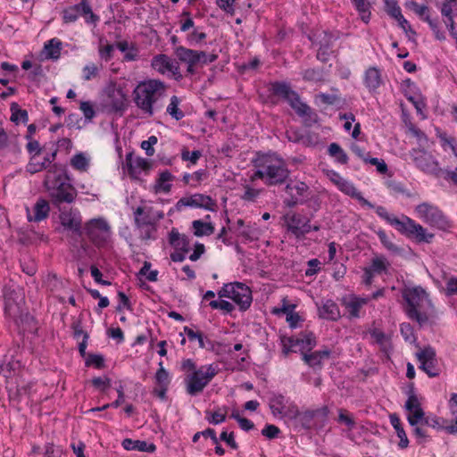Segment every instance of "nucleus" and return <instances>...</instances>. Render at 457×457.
<instances>
[{
	"label": "nucleus",
	"instance_id": "obj_1",
	"mask_svg": "<svg viewBox=\"0 0 457 457\" xmlns=\"http://www.w3.org/2000/svg\"><path fill=\"white\" fill-rule=\"evenodd\" d=\"M167 95V86L160 79H149L140 81L133 90L136 106L147 117H152L156 110L162 107Z\"/></svg>",
	"mask_w": 457,
	"mask_h": 457
},
{
	"label": "nucleus",
	"instance_id": "obj_2",
	"mask_svg": "<svg viewBox=\"0 0 457 457\" xmlns=\"http://www.w3.org/2000/svg\"><path fill=\"white\" fill-rule=\"evenodd\" d=\"M255 168L251 180L261 179L267 186L285 183L289 177L286 162L276 154H262L253 161Z\"/></svg>",
	"mask_w": 457,
	"mask_h": 457
},
{
	"label": "nucleus",
	"instance_id": "obj_3",
	"mask_svg": "<svg viewBox=\"0 0 457 457\" xmlns=\"http://www.w3.org/2000/svg\"><path fill=\"white\" fill-rule=\"evenodd\" d=\"M404 301L403 310L411 320H415L420 326L428 321L429 313L434 310V305L429 294L420 286H408L402 290Z\"/></svg>",
	"mask_w": 457,
	"mask_h": 457
},
{
	"label": "nucleus",
	"instance_id": "obj_4",
	"mask_svg": "<svg viewBox=\"0 0 457 457\" xmlns=\"http://www.w3.org/2000/svg\"><path fill=\"white\" fill-rule=\"evenodd\" d=\"M69 180L70 178L62 165L54 163L46 170L44 186L55 204H71L75 200L77 192Z\"/></svg>",
	"mask_w": 457,
	"mask_h": 457
},
{
	"label": "nucleus",
	"instance_id": "obj_5",
	"mask_svg": "<svg viewBox=\"0 0 457 457\" xmlns=\"http://www.w3.org/2000/svg\"><path fill=\"white\" fill-rule=\"evenodd\" d=\"M375 210L381 219L395 227L400 233L408 237H414L419 242L428 243L434 237L433 234H428L420 224L408 216L403 215L401 218H397L389 213L383 206H377Z\"/></svg>",
	"mask_w": 457,
	"mask_h": 457
},
{
	"label": "nucleus",
	"instance_id": "obj_6",
	"mask_svg": "<svg viewBox=\"0 0 457 457\" xmlns=\"http://www.w3.org/2000/svg\"><path fill=\"white\" fill-rule=\"evenodd\" d=\"M272 90L276 96L286 100L299 116L305 117L306 125L311 126L318 121V115L310 106L301 102L298 94L292 90L289 85L277 82L272 85Z\"/></svg>",
	"mask_w": 457,
	"mask_h": 457
},
{
	"label": "nucleus",
	"instance_id": "obj_7",
	"mask_svg": "<svg viewBox=\"0 0 457 457\" xmlns=\"http://www.w3.org/2000/svg\"><path fill=\"white\" fill-rule=\"evenodd\" d=\"M82 232L98 248L107 246L112 241V227L104 217L87 220L84 224Z\"/></svg>",
	"mask_w": 457,
	"mask_h": 457
},
{
	"label": "nucleus",
	"instance_id": "obj_8",
	"mask_svg": "<svg viewBox=\"0 0 457 457\" xmlns=\"http://www.w3.org/2000/svg\"><path fill=\"white\" fill-rule=\"evenodd\" d=\"M218 367L213 364L204 365L197 370L187 373L185 378L187 393L190 395H197L217 375Z\"/></svg>",
	"mask_w": 457,
	"mask_h": 457
},
{
	"label": "nucleus",
	"instance_id": "obj_9",
	"mask_svg": "<svg viewBox=\"0 0 457 457\" xmlns=\"http://www.w3.org/2000/svg\"><path fill=\"white\" fill-rule=\"evenodd\" d=\"M218 295L220 298H230L242 311L247 310L253 301L251 289L240 282L225 284L218 292Z\"/></svg>",
	"mask_w": 457,
	"mask_h": 457
},
{
	"label": "nucleus",
	"instance_id": "obj_10",
	"mask_svg": "<svg viewBox=\"0 0 457 457\" xmlns=\"http://www.w3.org/2000/svg\"><path fill=\"white\" fill-rule=\"evenodd\" d=\"M79 16H83L87 23L96 24L99 17L95 14L87 0H80L79 4L68 6L62 12L64 23H73Z\"/></svg>",
	"mask_w": 457,
	"mask_h": 457
},
{
	"label": "nucleus",
	"instance_id": "obj_11",
	"mask_svg": "<svg viewBox=\"0 0 457 457\" xmlns=\"http://www.w3.org/2000/svg\"><path fill=\"white\" fill-rule=\"evenodd\" d=\"M410 155L415 166L421 171L438 176L441 172V168L437 160L428 152L421 148H413L410 152Z\"/></svg>",
	"mask_w": 457,
	"mask_h": 457
},
{
	"label": "nucleus",
	"instance_id": "obj_12",
	"mask_svg": "<svg viewBox=\"0 0 457 457\" xmlns=\"http://www.w3.org/2000/svg\"><path fill=\"white\" fill-rule=\"evenodd\" d=\"M415 212L420 219L432 227L445 228L447 226L445 217L436 205L422 203L416 206Z\"/></svg>",
	"mask_w": 457,
	"mask_h": 457
},
{
	"label": "nucleus",
	"instance_id": "obj_13",
	"mask_svg": "<svg viewBox=\"0 0 457 457\" xmlns=\"http://www.w3.org/2000/svg\"><path fill=\"white\" fill-rule=\"evenodd\" d=\"M269 405L275 417L296 420L299 416L297 405L281 395L271 397Z\"/></svg>",
	"mask_w": 457,
	"mask_h": 457
},
{
	"label": "nucleus",
	"instance_id": "obj_14",
	"mask_svg": "<svg viewBox=\"0 0 457 457\" xmlns=\"http://www.w3.org/2000/svg\"><path fill=\"white\" fill-rule=\"evenodd\" d=\"M186 207L200 208L210 212H215L217 208L216 201L211 196L204 194H194L189 196L180 198L176 204L177 211L180 212Z\"/></svg>",
	"mask_w": 457,
	"mask_h": 457
},
{
	"label": "nucleus",
	"instance_id": "obj_15",
	"mask_svg": "<svg viewBox=\"0 0 457 457\" xmlns=\"http://www.w3.org/2000/svg\"><path fill=\"white\" fill-rule=\"evenodd\" d=\"M284 222L287 231L299 238L312 230L310 220L296 212H289L284 216Z\"/></svg>",
	"mask_w": 457,
	"mask_h": 457
},
{
	"label": "nucleus",
	"instance_id": "obj_16",
	"mask_svg": "<svg viewBox=\"0 0 457 457\" xmlns=\"http://www.w3.org/2000/svg\"><path fill=\"white\" fill-rule=\"evenodd\" d=\"M287 198L284 200L287 207H294L304 202L307 197L309 187L306 183L300 180H290L285 188Z\"/></svg>",
	"mask_w": 457,
	"mask_h": 457
},
{
	"label": "nucleus",
	"instance_id": "obj_17",
	"mask_svg": "<svg viewBox=\"0 0 457 457\" xmlns=\"http://www.w3.org/2000/svg\"><path fill=\"white\" fill-rule=\"evenodd\" d=\"M134 221L136 227L155 224L163 219L164 213L162 210H156L150 205H141L134 209Z\"/></svg>",
	"mask_w": 457,
	"mask_h": 457
},
{
	"label": "nucleus",
	"instance_id": "obj_18",
	"mask_svg": "<svg viewBox=\"0 0 457 457\" xmlns=\"http://www.w3.org/2000/svg\"><path fill=\"white\" fill-rule=\"evenodd\" d=\"M416 357L420 362L419 368L422 370L429 378H435L439 375V368L436 358L435 350L428 346L416 353Z\"/></svg>",
	"mask_w": 457,
	"mask_h": 457
},
{
	"label": "nucleus",
	"instance_id": "obj_19",
	"mask_svg": "<svg viewBox=\"0 0 457 457\" xmlns=\"http://www.w3.org/2000/svg\"><path fill=\"white\" fill-rule=\"evenodd\" d=\"M151 66L162 75L171 74L180 77L179 66L170 56L160 54L153 57Z\"/></svg>",
	"mask_w": 457,
	"mask_h": 457
},
{
	"label": "nucleus",
	"instance_id": "obj_20",
	"mask_svg": "<svg viewBox=\"0 0 457 457\" xmlns=\"http://www.w3.org/2000/svg\"><path fill=\"white\" fill-rule=\"evenodd\" d=\"M405 409L408 411L407 420L411 426H415L419 423L428 424V421L424 419V411L416 395H411L408 397L405 403Z\"/></svg>",
	"mask_w": 457,
	"mask_h": 457
},
{
	"label": "nucleus",
	"instance_id": "obj_21",
	"mask_svg": "<svg viewBox=\"0 0 457 457\" xmlns=\"http://www.w3.org/2000/svg\"><path fill=\"white\" fill-rule=\"evenodd\" d=\"M105 93L107 96V101L112 110L118 112L122 111L126 107L127 95L121 87H118L115 84L109 85Z\"/></svg>",
	"mask_w": 457,
	"mask_h": 457
},
{
	"label": "nucleus",
	"instance_id": "obj_22",
	"mask_svg": "<svg viewBox=\"0 0 457 457\" xmlns=\"http://www.w3.org/2000/svg\"><path fill=\"white\" fill-rule=\"evenodd\" d=\"M369 302V297L349 295L342 299V305L345 308L350 319H358L361 317V309Z\"/></svg>",
	"mask_w": 457,
	"mask_h": 457
},
{
	"label": "nucleus",
	"instance_id": "obj_23",
	"mask_svg": "<svg viewBox=\"0 0 457 457\" xmlns=\"http://www.w3.org/2000/svg\"><path fill=\"white\" fill-rule=\"evenodd\" d=\"M59 218L62 226L65 229L72 232L82 233L81 216L79 211L72 209L61 211Z\"/></svg>",
	"mask_w": 457,
	"mask_h": 457
},
{
	"label": "nucleus",
	"instance_id": "obj_24",
	"mask_svg": "<svg viewBox=\"0 0 457 457\" xmlns=\"http://www.w3.org/2000/svg\"><path fill=\"white\" fill-rule=\"evenodd\" d=\"M184 333L187 335L189 341H197L198 346L201 349H205L210 352H216L217 348L220 345L219 343L211 340L199 330H195L192 328L185 327Z\"/></svg>",
	"mask_w": 457,
	"mask_h": 457
},
{
	"label": "nucleus",
	"instance_id": "obj_25",
	"mask_svg": "<svg viewBox=\"0 0 457 457\" xmlns=\"http://www.w3.org/2000/svg\"><path fill=\"white\" fill-rule=\"evenodd\" d=\"M155 387L154 394L160 399L163 400L166 397V393L170 383L169 372L164 369L162 361L159 362V369L154 375Z\"/></svg>",
	"mask_w": 457,
	"mask_h": 457
},
{
	"label": "nucleus",
	"instance_id": "obj_26",
	"mask_svg": "<svg viewBox=\"0 0 457 457\" xmlns=\"http://www.w3.org/2000/svg\"><path fill=\"white\" fill-rule=\"evenodd\" d=\"M50 212V206L46 200L40 198L34 204L32 210L26 207L27 219L30 222H40L46 220Z\"/></svg>",
	"mask_w": 457,
	"mask_h": 457
},
{
	"label": "nucleus",
	"instance_id": "obj_27",
	"mask_svg": "<svg viewBox=\"0 0 457 457\" xmlns=\"http://www.w3.org/2000/svg\"><path fill=\"white\" fill-rule=\"evenodd\" d=\"M320 318L336 321L340 319L341 312L338 305L330 299L317 303Z\"/></svg>",
	"mask_w": 457,
	"mask_h": 457
},
{
	"label": "nucleus",
	"instance_id": "obj_28",
	"mask_svg": "<svg viewBox=\"0 0 457 457\" xmlns=\"http://www.w3.org/2000/svg\"><path fill=\"white\" fill-rule=\"evenodd\" d=\"M363 83L370 92H375L383 83L381 70L375 66L368 68L364 72Z\"/></svg>",
	"mask_w": 457,
	"mask_h": 457
},
{
	"label": "nucleus",
	"instance_id": "obj_29",
	"mask_svg": "<svg viewBox=\"0 0 457 457\" xmlns=\"http://www.w3.org/2000/svg\"><path fill=\"white\" fill-rule=\"evenodd\" d=\"M169 243L175 250L188 253L191 249L189 239L187 236L180 234L173 228L169 233Z\"/></svg>",
	"mask_w": 457,
	"mask_h": 457
},
{
	"label": "nucleus",
	"instance_id": "obj_30",
	"mask_svg": "<svg viewBox=\"0 0 457 457\" xmlns=\"http://www.w3.org/2000/svg\"><path fill=\"white\" fill-rule=\"evenodd\" d=\"M330 350L323 349L320 351H315L312 353H303V360L305 363H307L312 368H317L320 370L322 368V361L326 359H328L330 356Z\"/></svg>",
	"mask_w": 457,
	"mask_h": 457
},
{
	"label": "nucleus",
	"instance_id": "obj_31",
	"mask_svg": "<svg viewBox=\"0 0 457 457\" xmlns=\"http://www.w3.org/2000/svg\"><path fill=\"white\" fill-rule=\"evenodd\" d=\"M55 157L56 152H53L51 154L45 157L44 161L40 162L37 156L33 155L27 165V171L35 174L43 170H48L52 166L51 163L54 161Z\"/></svg>",
	"mask_w": 457,
	"mask_h": 457
},
{
	"label": "nucleus",
	"instance_id": "obj_32",
	"mask_svg": "<svg viewBox=\"0 0 457 457\" xmlns=\"http://www.w3.org/2000/svg\"><path fill=\"white\" fill-rule=\"evenodd\" d=\"M121 445L128 451L153 453L156 449V446L153 443H148L143 440H133L130 438L124 439Z\"/></svg>",
	"mask_w": 457,
	"mask_h": 457
},
{
	"label": "nucleus",
	"instance_id": "obj_33",
	"mask_svg": "<svg viewBox=\"0 0 457 457\" xmlns=\"http://www.w3.org/2000/svg\"><path fill=\"white\" fill-rule=\"evenodd\" d=\"M175 54L181 62L191 65L199 64V54L197 50L187 48L185 46H178L175 49Z\"/></svg>",
	"mask_w": 457,
	"mask_h": 457
},
{
	"label": "nucleus",
	"instance_id": "obj_34",
	"mask_svg": "<svg viewBox=\"0 0 457 457\" xmlns=\"http://www.w3.org/2000/svg\"><path fill=\"white\" fill-rule=\"evenodd\" d=\"M339 190L342 193L358 200L362 206H367L370 209L375 208L374 204L365 199L351 181L346 179Z\"/></svg>",
	"mask_w": 457,
	"mask_h": 457
},
{
	"label": "nucleus",
	"instance_id": "obj_35",
	"mask_svg": "<svg viewBox=\"0 0 457 457\" xmlns=\"http://www.w3.org/2000/svg\"><path fill=\"white\" fill-rule=\"evenodd\" d=\"M282 351L285 355L291 352H298L301 346H304V342L302 337H280Z\"/></svg>",
	"mask_w": 457,
	"mask_h": 457
},
{
	"label": "nucleus",
	"instance_id": "obj_36",
	"mask_svg": "<svg viewBox=\"0 0 457 457\" xmlns=\"http://www.w3.org/2000/svg\"><path fill=\"white\" fill-rule=\"evenodd\" d=\"M386 11L391 17L395 18L399 22V25L403 29H406V26H409V22L403 16L401 8L398 6L395 1L386 0Z\"/></svg>",
	"mask_w": 457,
	"mask_h": 457
},
{
	"label": "nucleus",
	"instance_id": "obj_37",
	"mask_svg": "<svg viewBox=\"0 0 457 457\" xmlns=\"http://www.w3.org/2000/svg\"><path fill=\"white\" fill-rule=\"evenodd\" d=\"M126 165L130 175L135 176L147 167V162L140 157L134 158L132 154L126 155Z\"/></svg>",
	"mask_w": 457,
	"mask_h": 457
},
{
	"label": "nucleus",
	"instance_id": "obj_38",
	"mask_svg": "<svg viewBox=\"0 0 457 457\" xmlns=\"http://www.w3.org/2000/svg\"><path fill=\"white\" fill-rule=\"evenodd\" d=\"M71 166L79 171L87 172L90 165V158L84 153H78L74 154L70 161Z\"/></svg>",
	"mask_w": 457,
	"mask_h": 457
},
{
	"label": "nucleus",
	"instance_id": "obj_39",
	"mask_svg": "<svg viewBox=\"0 0 457 457\" xmlns=\"http://www.w3.org/2000/svg\"><path fill=\"white\" fill-rule=\"evenodd\" d=\"M261 235L262 230L256 223H249L241 231H238V236L242 237L245 242L256 241Z\"/></svg>",
	"mask_w": 457,
	"mask_h": 457
},
{
	"label": "nucleus",
	"instance_id": "obj_40",
	"mask_svg": "<svg viewBox=\"0 0 457 457\" xmlns=\"http://www.w3.org/2000/svg\"><path fill=\"white\" fill-rule=\"evenodd\" d=\"M389 419H390L391 425L395 429L397 436L400 439L399 447L402 449L406 448L409 445V440L407 438V436H406V433H405L403 428L402 427L401 420H400L399 417L395 413H394L389 416Z\"/></svg>",
	"mask_w": 457,
	"mask_h": 457
},
{
	"label": "nucleus",
	"instance_id": "obj_41",
	"mask_svg": "<svg viewBox=\"0 0 457 457\" xmlns=\"http://www.w3.org/2000/svg\"><path fill=\"white\" fill-rule=\"evenodd\" d=\"M389 267L390 262L383 255H378L372 259L371 263L368 268L376 275L387 273Z\"/></svg>",
	"mask_w": 457,
	"mask_h": 457
},
{
	"label": "nucleus",
	"instance_id": "obj_42",
	"mask_svg": "<svg viewBox=\"0 0 457 457\" xmlns=\"http://www.w3.org/2000/svg\"><path fill=\"white\" fill-rule=\"evenodd\" d=\"M172 179V175L170 171L165 170L160 173L159 178L156 180L154 185L155 193L163 192L168 193L171 188L170 181Z\"/></svg>",
	"mask_w": 457,
	"mask_h": 457
},
{
	"label": "nucleus",
	"instance_id": "obj_43",
	"mask_svg": "<svg viewBox=\"0 0 457 457\" xmlns=\"http://www.w3.org/2000/svg\"><path fill=\"white\" fill-rule=\"evenodd\" d=\"M192 228H194V234L196 237L210 236L213 234L215 230L212 223L204 222L200 220H194L192 222Z\"/></svg>",
	"mask_w": 457,
	"mask_h": 457
},
{
	"label": "nucleus",
	"instance_id": "obj_44",
	"mask_svg": "<svg viewBox=\"0 0 457 457\" xmlns=\"http://www.w3.org/2000/svg\"><path fill=\"white\" fill-rule=\"evenodd\" d=\"M62 49V42L58 38H52L45 45V51L47 57L58 59Z\"/></svg>",
	"mask_w": 457,
	"mask_h": 457
},
{
	"label": "nucleus",
	"instance_id": "obj_45",
	"mask_svg": "<svg viewBox=\"0 0 457 457\" xmlns=\"http://www.w3.org/2000/svg\"><path fill=\"white\" fill-rule=\"evenodd\" d=\"M328 154L330 156L335 158V160L341 163L345 164L348 162V156L346 153L343 150V148L337 143H331L328 146Z\"/></svg>",
	"mask_w": 457,
	"mask_h": 457
},
{
	"label": "nucleus",
	"instance_id": "obj_46",
	"mask_svg": "<svg viewBox=\"0 0 457 457\" xmlns=\"http://www.w3.org/2000/svg\"><path fill=\"white\" fill-rule=\"evenodd\" d=\"M180 100L177 96H172L166 112L176 120H179L184 117V112L179 108Z\"/></svg>",
	"mask_w": 457,
	"mask_h": 457
},
{
	"label": "nucleus",
	"instance_id": "obj_47",
	"mask_svg": "<svg viewBox=\"0 0 457 457\" xmlns=\"http://www.w3.org/2000/svg\"><path fill=\"white\" fill-rule=\"evenodd\" d=\"M227 416L226 408H218L214 411H206V420L213 425H218L225 421Z\"/></svg>",
	"mask_w": 457,
	"mask_h": 457
},
{
	"label": "nucleus",
	"instance_id": "obj_48",
	"mask_svg": "<svg viewBox=\"0 0 457 457\" xmlns=\"http://www.w3.org/2000/svg\"><path fill=\"white\" fill-rule=\"evenodd\" d=\"M11 120L14 123H19L20 121L26 123L29 120V115L26 110L21 109L17 103H12L11 104Z\"/></svg>",
	"mask_w": 457,
	"mask_h": 457
},
{
	"label": "nucleus",
	"instance_id": "obj_49",
	"mask_svg": "<svg viewBox=\"0 0 457 457\" xmlns=\"http://www.w3.org/2000/svg\"><path fill=\"white\" fill-rule=\"evenodd\" d=\"M356 10L361 13V20L368 22L370 20V4L368 0H352Z\"/></svg>",
	"mask_w": 457,
	"mask_h": 457
},
{
	"label": "nucleus",
	"instance_id": "obj_50",
	"mask_svg": "<svg viewBox=\"0 0 457 457\" xmlns=\"http://www.w3.org/2000/svg\"><path fill=\"white\" fill-rule=\"evenodd\" d=\"M404 123L408 131L416 137L419 144L423 145L428 142V137L426 134L417 128L411 120H404Z\"/></svg>",
	"mask_w": 457,
	"mask_h": 457
},
{
	"label": "nucleus",
	"instance_id": "obj_51",
	"mask_svg": "<svg viewBox=\"0 0 457 457\" xmlns=\"http://www.w3.org/2000/svg\"><path fill=\"white\" fill-rule=\"evenodd\" d=\"M303 78L304 80L312 82H322L324 81V74L322 70L320 69H307L303 72Z\"/></svg>",
	"mask_w": 457,
	"mask_h": 457
},
{
	"label": "nucleus",
	"instance_id": "obj_52",
	"mask_svg": "<svg viewBox=\"0 0 457 457\" xmlns=\"http://www.w3.org/2000/svg\"><path fill=\"white\" fill-rule=\"evenodd\" d=\"M137 228L139 230L140 237L143 240L156 238L157 225H143L142 227H137Z\"/></svg>",
	"mask_w": 457,
	"mask_h": 457
},
{
	"label": "nucleus",
	"instance_id": "obj_53",
	"mask_svg": "<svg viewBox=\"0 0 457 457\" xmlns=\"http://www.w3.org/2000/svg\"><path fill=\"white\" fill-rule=\"evenodd\" d=\"M376 233L385 248L391 252H398V247L393 243L383 229H378Z\"/></svg>",
	"mask_w": 457,
	"mask_h": 457
},
{
	"label": "nucleus",
	"instance_id": "obj_54",
	"mask_svg": "<svg viewBox=\"0 0 457 457\" xmlns=\"http://www.w3.org/2000/svg\"><path fill=\"white\" fill-rule=\"evenodd\" d=\"M400 331H401V335L403 336V337L404 338V340L406 342H409V343H414L416 341V337H415V334H414V330H413V328L411 327V325L410 323H402L400 325Z\"/></svg>",
	"mask_w": 457,
	"mask_h": 457
},
{
	"label": "nucleus",
	"instance_id": "obj_55",
	"mask_svg": "<svg viewBox=\"0 0 457 457\" xmlns=\"http://www.w3.org/2000/svg\"><path fill=\"white\" fill-rule=\"evenodd\" d=\"M424 21L428 23L431 30L433 31L434 35H435V37L439 40V41H443L445 39V32L442 31L440 29H439V26H438V22L435 20H432L430 18V16H427L424 18Z\"/></svg>",
	"mask_w": 457,
	"mask_h": 457
},
{
	"label": "nucleus",
	"instance_id": "obj_56",
	"mask_svg": "<svg viewBox=\"0 0 457 457\" xmlns=\"http://www.w3.org/2000/svg\"><path fill=\"white\" fill-rule=\"evenodd\" d=\"M301 337L304 342V346L299 348L302 353L311 351L316 345L315 337L312 333L303 335Z\"/></svg>",
	"mask_w": 457,
	"mask_h": 457
},
{
	"label": "nucleus",
	"instance_id": "obj_57",
	"mask_svg": "<svg viewBox=\"0 0 457 457\" xmlns=\"http://www.w3.org/2000/svg\"><path fill=\"white\" fill-rule=\"evenodd\" d=\"M99 68L94 64H87L82 70V76L85 80H90L98 75Z\"/></svg>",
	"mask_w": 457,
	"mask_h": 457
},
{
	"label": "nucleus",
	"instance_id": "obj_58",
	"mask_svg": "<svg viewBox=\"0 0 457 457\" xmlns=\"http://www.w3.org/2000/svg\"><path fill=\"white\" fill-rule=\"evenodd\" d=\"M201 156L202 153L199 150L189 152L188 150L184 149L181 152V159L183 161H188L192 164H195Z\"/></svg>",
	"mask_w": 457,
	"mask_h": 457
},
{
	"label": "nucleus",
	"instance_id": "obj_59",
	"mask_svg": "<svg viewBox=\"0 0 457 457\" xmlns=\"http://www.w3.org/2000/svg\"><path fill=\"white\" fill-rule=\"evenodd\" d=\"M158 139L155 136H151L147 140L141 143V148L145 151L146 155L153 156L154 154V145H156Z\"/></svg>",
	"mask_w": 457,
	"mask_h": 457
},
{
	"label": "nucleus",
	"instance_id": "obj_60",
	"mask_svg": "<svg viewBox=\"0 0 457 457\" xmlns=\"http://www.w3.org/2000/svg\"><path fill=\"white\" fill-rule=\"evenodd\" d=\"M366 163H370L371 165L376 166L377 170L380 174H386L388 170L386 163L382 159H378L376 157H369L366 159Z\"/></svg>",
	"mask_w": 457,
	"mask_h": 457
},
{
	"label": "nucleus",
	"instance_id": "obj_61",
	"mask_svg": "<svg viewBox=\"0 0 457 457\" xmlns=\"http://www.w3.org/2000/svg\"><path fill=\"white\" fill-rule=\"evenodd\" d=\"M280 429L277 426L271 424L266 425L262 430V435L269 439L278 437Z\"/></svg>",
	"mask_w": 457,
	"mask_h": 457
},
{
	"label": "nucleus",
	"instance_id": "obj_62",
	"mask_svg": "<svg viewBox=\"0 0 457 457\" xmlns=\"http://www.w3.org/2000/svg\"><path fill=\"white\" fill-rule=\"evenodd\" d=\"M80 110L84 114V117L87 120H91L95 117V110L93 104L88 101H83L80 103Z\"/></svg>",
	"mask_w": 457,
	"mask_h": 457
},
{
	"label": "nucleus",
	"instance_id": "obj_63",
	"mask_svg": "<svg viewBox=\"0 0 457 457\" xmlns=\"http://www.w3.org/2000/svg\"><path fill=\"white\" fill-rule=\"evenodd\" d=\"M20 303H14L9 297L5 298V312L9 316L14 317L19 313Z\"/></svg>",
	"mask_w": 457,
	"mask_h": 457
},
{
	"label": "nucleus",
	"instance_id": "obj_64",
	"mask_svg": "<svg viewBox=\"0 0 457 457\" xmlns=\"http://www.w3.org/2000/svg\"><path fill=\"white\" fill-rule=\"evenodd\" d=\"M446 295H457V278L451 277L446 281Z\"/></svg>",
	"mask_w": 457,
	"mask_h": 457
}]
</instances>
